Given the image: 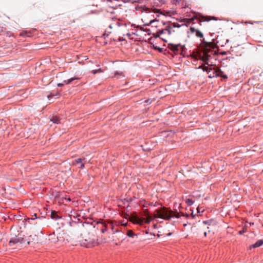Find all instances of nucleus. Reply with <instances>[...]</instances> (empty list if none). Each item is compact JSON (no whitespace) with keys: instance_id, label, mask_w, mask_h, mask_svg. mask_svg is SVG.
Wrapping results in <instances>:
<instances>
[{"instance_id":"obj_19","label":"nucleus","mask_w":263,"mask_h":263,"mask_svg":"<svg viewBox=\"0 0 263 263\" xmlns=\"http://www.w3.org/2000/svg\"><path fill=\"white\" fill-rule=\"evenodd\" d=\"M85 160V158H79L78 159H75L73 161H72V165H76L77 164H80L82 162H83V161Z\"/></svg>"},{"instance_id":"obj_42","label":"nucleus","mask_w":263,"mask_h":263,"mask_svg":"<svg viewBox=\"0 0 263 263\" xmlns=\"http://www.w3.org/2000/svg\"><path fill=\"white\" fill-rule=\"evenodd\" d=\"M246 231V230L243 229L242 231H240L239 232V234H240V235H242V234H243V233H245Z\"/></svg>"},{"instance_id":"obj_11","label":"nucleus","mask_w":263,"mask_h":263,"mask_svg":"<svg viewBox=\"0 0 263 263\" xmlns=\"http://www.w3.org/2000/svg\"><path fill=\"white\" fill-rule=\"evenodd\" d=\"M142 214L145 217V219H144L145 222L146 223H150L152 219L151 214L149 210L148 209L144 210Z\"/></svg>"},{"instance_id":"obj_49","label":"nucleus","mask_w":263,"mask_h":263,"mask_svg":"<svg viewBox=\"0 0 263 263\" xmlns=\"http://www.w3.org/2000/svg\"><path fill=\"white\" fill-rule=\"evenodd\" d=\"M121 83H122V80H121L120 84H119V85H117V87H119V86H120V84H121Z\"/></svg>"},{"instance_id":"obj_27","label":"nucleus","mask_w":263,"mask_h":263,"mask_svg":"<svg viewBox=\"0 0 263 263\" xmlns=\"http://www.w3.org/2000/svg\"><path fill=\"white\" fill-rule=\"evenodd\" d=\"M158 21V20L157 18L151 20L149 23H146L144 24V26H149L150 25L152 24L155 22Z\"/></svg>"},{"instance_id":"obj_53","label":"nucleus","mask_w":263,"mask_h":263,"mask_svg":"<svg viewBox=\"0 0 263 263\" xmlns=\"http://www.w3.org/2000/svg\"><path fill=\"white\" fill-rule=\"evenodd\" d=\"M151 235H153L154 236H155L154 234H152V233H151Z\"/></svg>"},{"instance_id":"obj_12","label":"nucleus","mask_w":263,"mask_h":263,"mask_svg":"<svg viewBox=\"0 0 263 263\" xmlns=\"http://www.w3.org/2000/svg\"><path fill=\"white\" fill-rule=\"evenodd\" d=\"M35 31V29H31V30H30L28 31V30H23V31H22L20 33V36L24 37H30L33 35V34Z\"/></svg>"},{"instance_id":"obj_29","label":"nucleus","mask_w":263,"mask_h":263,"mask_svg":"<svg viewBox=\"0 0 263 263\" xmlns=\"http://www.w3.org/2000/svg\"><path fill=\"white\" fill-rule=\"evenodd\" d=\"M214 222V220L213 219H209L208 220H205L203 221V223L204 224H208V225H211L213 222Z\"/></svg>"},{"instance_id":"obj_8","label":"nucleus","mask_w":263,"mask_h":263,"mask_svg":"<svg viewBox=\"0 0 263 263\" xmlns=\"http://www.w3.org/2000/svg\"><path fill=\"white\" fill-rule=\"evenodd\" d=\"M130 24L129 22H126V21L116 18V25L118 27V31L120 32H124L127 29V26Z\"/></svg>"},{"instance_id":"obj_38","label":"nucleus","mask_w":263,"mask_h":263,"mask_svg":"<svg viewBox=\"0 0 263 263\" xmlns=\"http://www.w3.org/2000/svg\"><path fill=\"white\" fill-rule=\"evenodd\" d=\"M53 92H50L49 95H47V98L49 100H50L51 98L53 97Z\"/></svg>"},{"instance_id":"obj_28","label":"nucleus","mask_w":263,"mask_h":263,"mask_svg":"<svg viewBox=\"0 0 263 263\" xmlns=\"http://www.w3.org/2000/svg\"><path fill=\"white\" fill-rule=\"evenodd\" d=\"M33 239L34 238H32V236L30 235L28 239H26V243H27V245H30L31 242H32Z\"/></svg>"},{"instance_id":"obj_18","label":"nucleus","mask_w":263,"mask_h":263,"mask_svg":"<svg viewBox=\"0 0 263 263\" xmlns=\"http://www.w3.org/2000/svg\"><path fill=\"white\" fill-rule=\"evenodd\" d=\"M41 218L45 219V217L44 216H42L41 217H37V214H34L32 217L28 218L27 220L28 221V222H29L30 224H32V223L30 222V221H33L35 220H41Z\"/></svg>"},{"instance_id":"obj_3","label":"nucleus","mask_w":263,"mask_h":263,"mask_svg":"<svg viewBox=\"0 0 263 263\" xmlns=\"http://www.w3.org/2000/svg\"><path fill=\"white\" fill-rule=\"evenodd\" d=\"M181 216L189 217V214L182 213L181 215L177 210L172 211L170 208L162 207L156 210V217L170 220L172 218H178Z\"/></svg>"},{"instance_id":"obj_39","label":"nucleus","mask_w":263,"mask_h":263,"mask_svg":"<svg viewBox=\"0 0 263 263\" xmlns=\"http://www.w3.org/2000/svg\"><path fill=\"white\" fill-rule=\"evenodd\" d=\"M144 32H146L148 35H151L152 34L151 30L149 29H145V30Z\"/></svg>"},{"instance_id":"obj_14","label":"nucleus","mask_w":263,"mask_h":263,"mask_svg":"<svg viewBox=\"0 0 263 263\" xmlns=\"http://www.w3.org/2000/svg\"><path fill=\"white\" fill-rule=\"evenodd\" d=\"M217 73L216 75V77H220L222 79L224 80H226L228 79V77L227 74H224L223 71L221 70V69L219 68H217Z\"/></svg>"},{"instance_id":"obj_9","label":"nucleus","mask_w":263,"mask_h":263,"mask_svg":"<svg viewBox=\"0 0 263 263\" xmlns=\"http://www.w3.org/2000/svg\"><path fill=\"white\" fill-rule=\"evenodd\" d=\"M181 25L178 23L173 22L168 26H166L164 29V32L166 31L168 35H171L172 32H174L175 30L173 29V28H180Z\"/></svg>"},{"instance_id":"obj_13","label":"nucleus","mask_w":263,"mask_h":263,"mask_svg":"<svg viewBox=\"0 0 263 263\" xmlns=\"http://www.w3.org/2000/svg\"><path fill=\"white\" fill-rule=\"evenodd\" d=\"M189 30L192 33H195L196 36L197 37H199V38L203 37V33L198 29H197L195 28L194 27L191 26V27H190Z\"/></svg>"},{"instance_id":"obj_6","label":"nucleus","mask_w":263,"mask_h":263,"mask_svg":"<svg viewBox=\"0 0 263 263\" xmlns=\"http://www.w3.org/2000/svg\"><path fill=\"white\" fill-rule=\"evenodd\" d=\"M26 239L24 237V235L19 233L17 235L10 239L9 242V245L11 247L16 244L25 243Z\"/></svg>"},{"instance_id":"obj_34","label":"nucleus","mask_w":263,"mask_h":263,"mask_svg":"<svg viewBox=\"0 0 263 263\" xmlns=\"http://www.w3.org/2000/svg\"><path fill=\"white\" fill-rule=\"evenodd\" d=\"M173 22H172L171 21H166V22H164L163 21L162 22V24L163 26H165V27L166 26H168L170 24H172Z\"/></svg>"},{"instance_id":"obj_22","label":"nucleus","mask_w":263,"mask_h":263,"mask_svg":"<svg viewBox=\"0 0 263 263\" xmlns=\"http://www.w3.org/2000/svg\"><path fill=\"white\" fill-rule=\"evenodd\" d=\"M172 2L173 4L176 5H181V6H182L184 3V0H172Z\"/></svg>"},{"instance_id":"obj_33","label":"nucleus","mask_w":263,"mask_h":263,"mask_svg":"<svg viewBox=\"0 0 263 263\" xmlns=\"http://www.w3.org/2000/svg\"><path fill=\"white\" fill-rule=\"evenodd\" d=\"M157 33L160 36V35L163 34L165 32H164V30L163 28L161 29H158L157 31Z\"/></svg>"},{"instance_id":"obj_16","label":"nucleus","mask_w":263,"mask_h":263,"mask_svg":"<svg viewBox=\"0 0 263 263\" xmlns=\"http://www.w3.org/2000/svg\"><path fill=\"white\" fill-rule=\"evenodd\" d=\"M51 218L52 219L57 220L61 218V216L59 215L58 212L52 210L50 214Z\"/></svg>"},{"instance_id":"obj_43","label":"nucleus","mask_w":263,"mask_h":263,"mask_svg":"<svg viewBox=\"0 0 263 263\" xmlns=\"http://www.w3.org/2000/svg\"><path fill=\"white\" fill-rule=\"evenodd\" d=\"M191 20H192L193 21L195 20H196V16H193V17H191Z\"/></svg>"},{"instance_id":"obj_52","label":"nucleus","mask_w":263,"mask_h":263,"mask_svg":"<svg viewBox=\"0 0 263 263\" xmlns=\"http://www.w3.org/2000/svg\"><path fill=\"white\" fill-rule=\"evenodd\" d=\"M180 22H183V20H181L179 21Z\"/></svg>"},{"instance_id":"obj_32","label":"nucleus","mask_w":263,"mask_h":263,"mask_svg":"<svg viewBox=\"0 0 263 263\" xmlns=\"http://www.w3.org/2000/svg\"><path fill=\"white\" fill-rule=\"evenodd\" d=\"M134 25L135 27L139 28L141 31H145V29L143 26H142L141 25H137V26H136L135 25Z\"/></svg>"},{"instance_id":"obj_25","label":"nucleus","mask_w":263,"mask_h":263,"mask_svg":"<svg viewBox=\"0 0 263 263\" xmlns=\"http://www.w3.org/2000/svg\"><path fill=\"white\" fill-rule=\"evenodd\" d=\"M137 7H140V9H141L142 12H143V11H146V12L149 11V8L147 7H146V6H145V5H144V6H139V5H138Z\"/></svg>"},{"instance_id":"obj_1","label":"nucleus","mask_w":263,"mask_h":263,"mask_svg":"<svg viewBox=\"0 0 263 263\" xmlns=\"http://www.w3.org/2000/svg\"><path fill=\"white\" fill-rule=\"evenodd\" d=\"M214 40L213 39V41ZM216 43L214 42H207L204 39L201 40L200 47L202 53V60L204 63V66H199L198 68L202 69L203 71L206 72L208 74L214 70V65L211 62L210 60L212 58V55H214ZM216 66V65H215Z\"/></svg>"},{"instance_id":"obj_15","label":"nucleus","mask_w":263,"mask_h":263,"mask_svg":"<svg viewBox=\"0 0 263 263\" xmlns=\"http://www.w3.org/2000/svg\"><path fill=\"white\" fill-rule=\"evenodd\" d=\"M78 79V78H76V77L71 78H70V79H68V80H65V81H64L63 83H58V84H57V86H58V87H62V86H64V85L65 84H70L72 81H73L74 80H77V79Z\"/></svg>"},{"instance_id":"obj_37","label":"nucleus","mask_w":263,"mask_h":263,"mask_svg":"<svg viewBox=\"0 0 263 263\" xmlns=\"http://www.w3.org/2000/svg\"><path fill=\"white\" fill-rule=\"evenodd\" d=\"M143 0H137V1H134L132 2V3L133 4H135V3H138V4H141L143 2Z\"/></svg>"},{"instance_id":"obj_17","label":"nucleus","mask_w":263,"mask_h":263,"mask_svg":"<svg viewBox=\"0 0 263 263\" xmlns=\"http://www.w3.org/2000/svg\"><path fill=\"white\" fill-rule=\"evenodd\" d=\"M263 245V239L258 240L255 243L250 246V249L259 247Z\"/></svg>"},{"instance_id":"obj_23","label":"nucleus","mask_w":263,"mask_h":263,"mask_svg":"<svg viewBox=\"0 0 263 263\" xmlns=\"http://www.w3.org/2000/svg\"><path fill=\"white\" fill-rule=\"evenodd\" d=\"M217 73V69H214V71L212 72V73H209L208 77L209 78H213L214 77H216Z\"/></svg>"},{"instance_id":"obj_46","label":"nucleus","mask_w":263,"mask_h":263,"mask_svg":"<svg viewBox=\"0 0 263 263\" xmlns=\"http://www.w3.org/2000/svg\"><path fill=\"white\" fill-rule=\"evenodd\" d=\"M111 18L112 20H114L115 19V16H111Z\"/></svg>"},{"instance_id":"obj_10","label":"nucleus","mask_w":263,"mask_h":263,"mask_svg":"<svg viewBox=\"0 0 263 263\" xmlns=\"http://www.w3.org/2000/svg\"><path fill=\"white\" fill-rule=\"evenodd\" d=\"M124 72V71L116 70V79L120 78L122 79V83L120 84V85H124L126 84V80Z\"/></svg>"},{"instance_id":"obj_21","label":"nucleus","mask_w":263,"mask_h":263,"mask_svg":"<svg viewBox=\"0 0 263 263\" xmlns=\"http://www.w3.org/2000/svg\"><path fill=\"white\" fill-rule=\"evenodd\" d=\"M60 118L57 116H53L51 119L50 121L52 122L54 124H59L60 123Z\"/></svg>"},{"instance_id":"obj_41","label":"nucleus","mask_w":263,"mask_h":263,"mask_svg":"<svg viewBox=\"0 0 263 263\" xmlns=\"http://www.w3.org/2000/svg\"><path fill=\"white\" fill-rule=\"evenodd\" d=\"M85 167V164L84 163L82 162L80 163V166H79V168L81 169H83Z\"/></svg>"},{"instance_id":"obj_2","label":"nucleus","mask_w":263,"mask_h":263,"mask_svg":"<svg viewBox=\"0 0 263 263\" xmlns=\"http://www.w3.org/2000/svg\"><path fill=\"white\" fill-rule=\"evenodd\" d=\"M93 228H96L98 230H100L101 233L108 235L107 242L113 241L114 240V225L112 219H108L104 220L102 222H98L94 225Z\"/></svg>"},{"instance_id":"obj_26","label":"nucleus","mask_w":263,"mask_h":263,"mask_svg":"<svg viewBox=\"0 0 263 263\" xmlns=\"http://www.w3.org/2000/svg\"><path fill=\"white\" fill-rule=\"evenodd\" d=\"M185 203L187 204L188 206H191L194 203V201L192 199H187L185 200Z\"/></svg>"},{"instance_id":"obj_45","label":"nucleus","mask_w":263,"mask_h":263,"mask_svg":"<svg viewBox=\"0 0 263 263\" xmlns=\"http://www.w3.org/2000/svg\"><path fill=\"white\" fill-rule=\"evenodd\" d=\"M160 39H161L163 42H166V43L167 42V40H166L165 39H162L161 37Z\"/></svg>"},{"instance_id":"obj_54","label":"nucleus","mask_w":263,"mask_h":263,"mask_svg":"<svg viewBox=\"0 0 263 263\" xmlns=\"http://www.w3.org/2000/svg\"><path fill=\"white\" fill-rule=\"evenodd\" d=\"M116 233L118 232V230L117 229H116Z\"/></svg>"},{"instance_id":"obj_40","label":"nucleus","mask_w":263,"mask_h":263,"mask_svg":"<svg viewBox=\"0 0 263 263\" xmlns=\"http://www.w3.org/2000/svg\"><path fill=\"white\" fill-rule=\"evenodd\" d=\"M100 71H101V69H97V70H92V73L93 74H96V73H98V72H99Z\"/></svg>"},{"instance_id":"obj_30","label":"nucleus","mask_w":263,"mask_h":263,"mask_svg":"<svg viewBox=\"0 0 263 263\" xmlns=\"http://www.w3.org/2000/svg\"><path fill=\"white\" fill-rule=\"evenodd\" d=\"M115 9L114 7L110 6L109 8V10H107V13H110V14L114 13V10Z\"/></svg>"},{"instance_id":"obj_7","label":"nucleus","mask_w":263,"mask_h":263,"mask_svg":"<svg viewBox=\"0 0 263 263\" xmlns=\"http://www.w3.org/2000/svg\"><path fill=\"white\" fill-rule=\"evenodd\" d=\"M99 242L96 241L94 238H89L82 240L81 245L86 248H91L99 245Z\"/></svg>"},{"instance_id":"obj_50","label":"nucleus","mask_w":263,"mask_h":263,"mask_svg":"<svg viewBox=\"0 0 263 263\" xmlns=\"http://www.w3.org/2000/svg\"><path fill=\"white\" fill-rule=\"evenodd\" d=\"M107 2H111V0H106Z\"/></svg>"},{"instance_id":"obj_31","label":"nucleus","mask_w":263,"mask_h":263,"mask_svg":"<svg viewBox=\"0 0 263 263\" xmlns=\"http://www.w3.org/2000/svg\"><path fill=\"white\" fill-rule=\"evenodd\" d=\"M61 91V90H60V91H57L55 93H53V95L52 96H53V97H55L57 98H59L61 96V93H60Z\"/></svg>"},{"instance_id":"obj_48","label":"nucleus","mask_w":263,"mask_h":263,"mask_svg":"<svg viewBox=\"0 0 263 263\" xmlns=\"http://www.w3.org/2000/svg\"><path fill=\"white\" fill-rule=\"evenodd\" d=\"M206 235H207L206 232H204V236H205V237H206Z\"/></svg>"},{"instance_id":"obj_47","label":"nucleus","mask_w":263,"mask_h":263,"mask_svg":"<svg viewBox=\"0 0 263 263\" xmlns=\"http://www.w3.org/2000/svg\"><path fill=\"white\" fill-rule=\"evenodd\" d=\"M139 9H140V7H137V6L136 7V9L137 10Z\"/></svg>"},{"instance_id":"obj_55","label":"nucleus","mask_w":263,"mask_h":263,"mask_svg":"<svg viewBox=\"0 0 263 263\" xmlns=\"http://www.w3.org/2000/svg\"><path fill=\"white\" fill-rule=\"evenodd\" d=\"M37 222H37V221H36V222L35 223H34V224H36V223H37Z\"/></svg>"},{"instance_id":"obj_4","label":"nucleus","mask_w":263,"mask_h":263,"mask_svg":"<svg viewBox=\"0 0 263 263\" xmlns=\"http://www.w3.org/2000/svg\"><path fill=\"white\" fill-rule=\"evenodd\" d=\"M116 204L118 207V209L116 208V213L118 212L120 216L123 218L127 219L129 214L127 213V208L129 206L128 201L124 199V200H118Z\"/></svg>"},{"instance_id":"obj_5","label":"nucleus","mask_w":263,"mask_h":263,"mask_svg":"<svg viewBox=\"0 0 263 263\" xmlns=\"http://www.w3.org/2000/svg\"><path fill=\"white\" fill-rule=\"evenodd\" d=\"M168 48L170 50L175 53H179L184 55L186 53V48L185 45H181L180 44H174L173 43L168 44Z\"/></svg>"},{"instance_id":"obj_24","label":"nucleus","mask_w":263,"mask_h":263,"mask_svg":"<svg viewBox=\"0 0 263 263\" xmlns=\"http://www.w3.org/2000/svg\"><path fill=\"white\" fill-rule=\"evenodd\" d=\"M152 48L153 49L158 51L160 53L163 52V49L162 48L157 46L155 45L154 44H152Z\"/></svg>"},{"instance_id":"obj_20","label":"nucleus","mask_w":263,"mask_h":263,"mask_svg":"<svg viewBox=\"0 0 263 263\" xmlns=\"http://www.w3.org/2000/svg\"><path fill=\"white\" fill-rule=\"evenodd\" d=\"M218 20V18L214 16H204V19L203 20V21L209 22L211 20L217 21Z\"/></svg>"},{"instance_id":"obj_51","label":"nucleus","mask_w":263,"mask_h":263,"mask_svg":"<svg viewBox=\"0 0 263 263\" xmlns=\"http://www.w3.org/2000/svg\"><path fill=\"white\" fill-rule=\"evenodd\" d=\"M149 205H153V202L150 203H149Z\"/></svg>"},{"instance_id":"obj_35","label":"nucleus","mask_w":263,"mask_h":263,"mask_svg":"<svg viewBox=\"0 0 263 263\" xmlns=\"http://www.w3.org/2000/svg\"><path fill=\"white\" fill-rule=\"evenodd\" d=\"M127 235L129 237H133L134 235H135V234L134 233V232L133 231H128Z\"/></svg>"},{"instance_id":"obj_44","label":"nucleus","mask_w":263,"mask_h":263,"mask_svg":"<svg viewBox=\"0 0 263 263\" xmlns=\"http://www.w3.org/2000/svg\"><path fill=\"white\" fill-rule=\"evenodd\" d=\"M221 54L222 55H226V54H227V52L223 51V52H222Z\"/></svg>"},{"instance_id":"obj_36","label":"nucleus","mask_w":263,"mask_h":263,"mask_svg":"<svg viewBox=\"0 0 263 263\" xmlns=\"http://www.w3.org/2000/svg\"><path fill=\"white\" fill-rule=\"evenodd\" d=\"M153 36L155 38L159 37L161 38L160 36L157 33V32L156 33H154L152 34Z\"/></svg>"}]
</instances>
